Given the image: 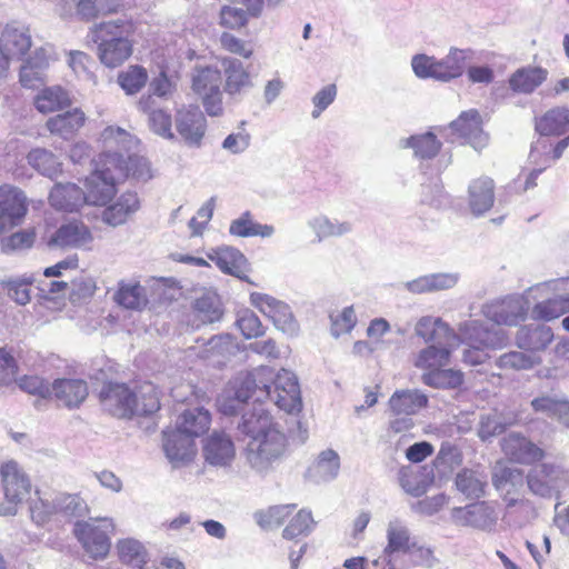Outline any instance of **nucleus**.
Here are the masks:
<instances>
[{
  "instance_id": "nucleus-42",
  "label": "nucleus",
  "mask_w": 569,
  "mask_h": 569,
  "mask_svg": "<svg viewBox=\"0 0 569 569\" xmlns=\"http://www.w3.org/2000/svg\"><path fill=\"white\" fill-rule=\"evenodd\" d=\"M400 146L412 149L413 156L417 159L430 160L439 153L442 142L437 138L436 132L428 131L401 139Z\"/></svg>"
},
{
  "instance_id": "nucleus-2",
  "label": "nucleus",
  "mask_w": 569,
  "mask_h": 569,
  "mask_svg": "<svg viewBox=\"0 0 569 569\" xmlns=\"http://www.w3.org/2000/svg\"><path fill=\"white\" fill-rule=\"evenodd\" d=\"M100 401L106 411L118 418L150 416L160 409L158 390L151 382L141 385L138 391L126 383L109 382L100 391Z\"/></svg>"
},
{
  "instance_id": "nucleus-49",
  "label": "nucleus",
  "mask_w": 569,
  "mask_h": 569,
  "mask_svg": "<svg viewBox=\"0 0 569 569\" xmlns=\"http://www.w3.org/2000/svg\"><path fill=\"white\" fill-rule=\"evenodd\" d=\"M456 487L459 492L470 499H478L485 495L487 475L483 471L462 469L456 476Z\"/></svg>"
},
{
  "instance_id": "nucleus-46",
  "label": "nucleus",
  "mask_w": 569,
  "mask_h": 569,
  "mask_svg": "<svg viewBox=\"0 0 569 569\" xmlns=\"http://www.w3.org/2000/svg\"><path fill=\"white\" fill-rule=\"evenodd\" d=\"M211 416L204 408L188 409L181 413L177 427L188 437H199L209 430Z\"/></svg>"
},
{
  "instance_id": "nucleus-29",
  "label": "nucleus",
  "mask_w": 569,
  "mask_h": 569,
  "mask_svg": "<svg viewBox=\"0 0 569 569\" xmlns=\"http://www.w3.org/2000/svg\"><path fill=\"white\" fill-rule=\"evenodd\" d=\"M416 335L430 345H458L459 338L450 327L440 319L421 318L416 325Z\"/></svg>"
},
{
  "instance_id": "nucleus-18",
  "label": "nucleus",
  "mask_w": 569,
  "mask_h": 569,
  "mask_svg": "<svg viewBox=\"0 0 569 569\" xmlns=\"http://www.w3.org/2000/svg\"><path fill=\"white\" fill-rule=\"evenodd\" d=\"M251 303L264 316L270 318L273 325L284 333L293 335L298 330V323L293 318L290 307L269 295L252 292Z\"/></svg>"
},
{
  "instance_id": "nucleus-20",
  "label": "nucleus",
  "mask_w": 569,
  "mask_h": 569,
  "mask_svg": "<svg viewBox=\"0 0 569 569\" xmlns=\"http://www.w3.org/2000/svg\"><path fill=\"white\" fill-rule=\"evenodd\" d=\"M452 519L460 526L482 531H491L497 525L498 515L493 506L487 501H478L466 507L452 509Z\"/></svg>"
},
{
  "instance_id": "nucleus-4",
  "label": "nucleus",
  "mask_w": 569,
  "mask_h": 569,
  "mask_svg": "<svg viewBox=\"0 0 569 569\" xmlns=\"http://www.w3.org/2000/svg\"><path fill=\"white\" fill-rule=\"evenodd\" d=\"M108 151L102 152L107 163L112 168L118 181L128 177H134L142 180L151 178L149 162L146 158L138 154L126 156L120 150H129L133 144V137L120 127H107L101 132Z\"/></svg>"
},
{
  "instance_id": "nucleus-12",
  "label": "nucleus",
  "mask_w": 569,
  "mask_h": 569,
  "mask_svg": "<svg viewBox=\"0 0 569 569\" xmlns=\"http://www.w3.org/2000/svg\"><path fill=\"white\" fill-rule=\"evenodd\" d=\"M192 90L202 100L206 112L219 117L223 112L221 92V71L211 66H197L192 71Z\"/></svg>"
},
{
  "instance_id": "nucleus-47",
  "label": "nucleus",
  "mask_w": 569,
  "mask_h": 569,
  "mask_svg": "<svg viewBox=\"0 0 569 569\" xmlns=\"http://www.w3.org/2000/svg\"><path fill=\"white\" fill-rule=\"evenodd\" d=\"M138 104L142 111L149 112V127L154 133L169 140L174 139L171 116L161 109H152L154 101L151 96L141 97Z\"/></svg>"
},
{
  "instance_id": "nucleus-9",
  "label": "nucleus",
  "mask_w": 569,
  "mask_h": 569,
  "mask_svg": "<svg viewBox=\"0 0 569 569\" xmlns=\"http://www.w3.org/2000/svg\"><path fill=\"white\" fill-rule=\"evenodd\" d=\"M30 513L38 525L46 523L52 517L71 522L87 516L89 506L79 493L59 492L52 499H48L36 490V498L30 502Z\"/></svg>"
},
{
  "instance_id": "nucleus-22",
  "label": "nucleus",
  "mask_w": 569,
  "mask_h": 569,
  "mask_svg": "<svg viewBox=\"0 0 569 569\" xmlns=\"http://www.w3.org/2000/svg\"><path fill=\"white\" fill-rule=\"evenodd\" d=\"M163 451L173 467L190 462L196 453L194 441L178 427L172 431H163Z\"/></svg>"
},
{
  "instance_id": "nucleus-31",
  "label": "nucleus",
  "mask_w": 569,
  "mask_h": 569,
  "mask_svg": "<svg viewBox=\"0 0 569 569\" xmlns=\"http://www.w3.org/2000/svg\"><path fill=\"white\" fill-rule=\"evenodd\" d=\"M92 240V234L89 228L79 220L70 221L62 224L52 234L49 240V246L58 247H84Z\"/></svg>"
},
{
  "instance_id": "nucleus-38",
  "label": "nucleus",
  "mask_w": 569,
  "mask_h": 569,
  "mask_svg": "<svg viewBox=\"0 0 569 569\" xmlns=\"http://www.w3.org/2000/svg\"><path fill=\"white\" fill-rule=\"evenodd\" d=\"M428 397L417 389L396 391L389 399L391 411L396 416H412L427 407Z\"/></svg>"
},
{
  "instance_id": "nucleus-5",
  "label": "nucleus",
  "mask_w": 569,
  "mask_h": 569,
  "mask_svg": "<svg viewBox=\"0 0 569 569\" xmlns=\"http://www.w3.org/2000/svg\"><path fill=\"white\" fill-rule=\"evenodd\" d=\"M288 438L280 425L247 441L243 456L247 465L259 475H267L286 456Z\"/></svg>"
},
{
  "instance_id": "nucleus-44",
  "label": "nucleus",
  "mask_w": 569,
  "mask_h": 569,
  "mask_svg": "<svg viewBox=\"0 0 569 569\" xmlns=\"http://www.w3.org/2000/svg\"><path fill=\"white\" fill-rule=\"evenodd\" d=\"M457 345H429L427 348L421 349L415 358V367L431 371L435 369L443 368L449 363L450 351Z\"/></svg>"
},
{
  "instance_id": "nucleus-63",
  "label": "nucleus",
  "mask_w": 569,
  "mask_h": 569,
  "mask_svg": "<svg viewBox=\"0 0 569 569\" xmlns=\"http://www.w3.org/2000/svg\"><path fill=\"white\" fill-rule=\"evenodd\" d=\"M18 386L22 391L42 399H50L52 397V385L50 386L38 376H23L18 380Z\"/></svg>"
},
{
  "instance_id": "nucleus-39",
  "label": "nucleus",
  "mask_w": 569,
  "mask_h": 569,
  "mask_svg": "<svg viewBox=\"0 0 569 569\" xmlns=\"http://www.w3.org/2000/svg\"><path fill=\"white\" fill-rule=\"evenodd\" d=\"M140 207L136 192L122 193L112 204L102 212V220L110 226H119L127 221Z\"/></svg>"
},
{
  "instance_id": "nucleus-13",
  "label": "nucleus",
  "mask_w": 569,
  "mask_h": 569,
  "mask_svg": "<svg viewBox=\"0 0 569 569\" xmlns=\"http://www.w3.org/2000/svg\"><path fill=\"white\" fill-rule=\"evenodd\" d=\"M529 490L542 498L559 497L569 485V471L551 463L536 466L526 478Z\"/></svg>"
},
{
  "instance_id": "nucleus-16",
  "label": "nucleus",
  "mask_w": 569,
  "mask_h": 569,
  "mask_svg": "<svg viewBox=\"0 0 569 569\" xmlns=\"http://www.w3.org/2000/svg\"><path fill=\"white\" fill-rule=\"evenodd\" d=\"M7 506L0 510L3 515H14L16 507L31 492V482L26 472L13 460L7 461L0 469Z\"/></svg>"
},
{
  "instance_id": "nucleus-19",
  "label": "nucleus",
  "mask_w": 569,
  "mask_h": 569,
  "mask_svg": "<svg viewBox=\"0 0 569 569\" xmlns=\"http://www.w3.org/2000/svg\"><path fill=\"white\" fill-rule=\"evenodd\" d=\"M176 130L190 148H199L207 129V120L199 107L189 106L177 111Z\"/></svg>"
},
{
  "instance_id": "nucleus-7",
  "label": "nucleus",
  "mask_w": 569,
  "mask_h": 569,
  "mask_svg": "<svg viewBox=\"0 0 569 569\" xmlns=\"http://www.w3.org/2000/svg\"><path fill=\"white\" fill-rule=\"evenodd\" d=\"M258 370H267L262 382L258 381V387H254V391L262 399H270L279 409L291 415L301 411L300 387L293 372L282 369L273 378L271 369L259 368Z\"/></svg>"
},
{
  "instance_id": "nucleus-60",
  "label": "nucleus",
  "mask_w": 569,
  "mask_h": 569,
  "mask_svg": "<svg viewBox=\"0 0 569 569\" xmlns=\"http://www.w3.org/2000/svg\"><path fill=\"white\" fill-rule=\"evenodd\" d=\"M316 522L310 510L301 509L282 531V537L292 540L299 536H308L315 528Z\"/></svg>"
},
{
  "instance_id": "nucleus-57",
  "label": "nucleus",
  "mask_w": 569,
  "mask_h": 569,
  "mask_svg": "<svg viewBox=\"0 0 569 569\" xmlns=\"http://www.w3.org/2000/svg\"><path fill=\"white\" fill-rule=\"evenodd\" d=\"M421 380L429 387L449 389L459 387L463 377L459 370L439 368L425 372Z\"/></svg>"
},
{
  "instance_id": "nucleus-23",
  "label": "nucleus",
  "mask_w": 569,
  "mask_h": 569,
  "mask_svg": "<svg viewBox=\"0 0 569 569\" xmlns=\"http://www.w3.org/2000/svg\"><path fill=\"white\" fill-rule=\"evenodd\" d=\"M29 29L17 22L7 23L1 30L0 49L10 60L21 59L31 48Z\"/></svg>"
},
{
  "instance_id": "nucleus-37",
  "label": "nucleus",
  "mask_w": 569,
  "mask_h": 569,
  "mask_svg": "<svg viewBox=\"0 0 569 569\" xmlns=\"http://www.w3.org/2000/svg\"><path fill=\"white\" fill-rule=\"evenodd\" d=\"M553 339L550 327L546 325H530L521 327L516 336L520 349L540 351L546 349Z\"/></svg>"
},
{
  "instance_id": "nucleus-1",
  "label": "nucleus",
  "mask_w": 569,
  "mask_h": 569,
  "mask_svg": "<svg viewBox=\"0 0 569 569\" xmlns=\"http://www.w3.org/2000/svg\"><path fill=\"white\" fill-rule=\"evenodd\" d=\"M267 370H253L239 375L217 399L220 413L230 418L239 440H250L279 423L263 406V399L254 391Z\"/></svg>"
},
{
  "instance_id": "nucleus-30",
  "label": "nucleus",
  "mask_w": 569,
  "mask_h": 569,
  "mask_svg": "<svg viewBox=\"0 0 569 569\" xmlns=\"http://www.w3.org/2000/svg\"><path fill=\"white\" fill-rule=\"evenodd\" d=\"M52 396L64 407L78 408L88 397V385L82 379H56Z\"/></svg>"
},
{
  "instance_id": "nucleus-59",
  "label": "nucleus",
  "mask_w": 569,
  "mask_h": 569,
  "mask_svg": "<svg viewBox=\"0 0 569 569\" xmlns=\"http://www.w3.org/2000/svg\"><path fill=\"white\" fill-rule=\"evenodd\" d=\"M118 553L120 559L132 567L142 569L146 563L144 547L134 539H123L118 542Z\"/></svg>"
},
{
  "instance_id": "nucleus-32",
  "label": "nucleus",
  "mask_w": 569,
  "mask_h": 569,
  "mask_svg": "<svg viewBox=\"0 0 569 569\" xmlns=\"http://www.w3.org/2000/svg\"><path fill=\"white\" fill-rule=\"evenodd\" d=\"M237 346L233 338L228 333L217 335L201 345L197 356L211 362L213 366L223 365L232 355Z\"/></svg>"
},
{
  "instance_id": "nucleus-50",
  "label": "nucleus",
  "mask_w": 569,
  "mask_h": 569,
  "mask_svg": "<svg viewBox=\"0 0 569 569\" xmlns=\"http://www.w3.org/2000/svg\"><path fill=\"white\" fill-rule=\"evenodd\" d=\"M523 482L525 476L519 468L497 465L492 470V485L500 493H517Z\"/></svg>"
},
{
  "instance_id": "nucleus-58",
  "label": "nucleus",
  "mask_w": 569,
  "mask_h": 569,
  "mask_svg": "<svg viewBox=\"0 0 569 569\" xmlns=\"http://www.w3.org/2000/svg\"><path fill=\"white\" fill-rule=\"evenodd\" d=\"M32 279L28 277H13L1 281L7 296L19 306H26L31 300Z\"/></svg>"
},
{
  "instance_id": "nucleus-43",
  "label": "nucleus",
  "mask_w": 569,
  "mask_h": 569,
  "mask_svg": "<svg viewBox=\"0 0 569 569\" xmlns=\"http://www.w3.org/2000/svg\"><path fill=\"white\" fill-rule=\"evenodd\" d=\"M208 259L222 272L244 279L249 271V262L241 251H211Z\"/></svg>"
},
{
  "instance_id": "nucleus-15",
  "label": "nucleus",
  "mask_w": 569,
  "mask_h": 569,
  "mask_svg": "<svg viewBox=\"0 0 569 569\" xmlns=\"http://www.w3.org/2000/svg\"><path fill=\"white\" fill-rule=\"evenodd\" d=\"M435 129L441 134L449 131L451 142L461 139L476 150H481L488 142V136L481 127V116L476 109L461 112L448 127H437Z\"/></svg>"
},
{
  "instance_id": "nucleus-52",
  "label": "nucleus",
  "mask_w": 569,
  "mask_h": 569,
  "mask_svg": "<svg viewBox=\"0 0 569 569\" xmlns=\"http://www.w3.org/2000/svg\"><path fill=\"white\" fill-rule=\"evenodd\" d=\"M229 232L236 237H262L270 238L274 233V227L262 224L252 219L249 211L243 212L239 218L231 221Z\"/></svg>"
},
{
  "instance_id": "nucleus-6",
  "label": "nucleus",
  "mask_w": 569,
  "mask_h": 569,
  "mask_svg": "<svg viewBox=\"0 0 569 569\" xmlns=\"http://www.w3.org/2000/svg\"><path fill=\"white\" fill-rule=\"evenodd\" d=\"M475 51L470 48L459 49L451 47L447 56L437 59L433 56L416 54L412 57L411 67L415 74L420 79H433L441 82H449L460 78L467 68L468 61L472 59Z\"/></svg>"
},
{
  "instance_id": "nucleus-56",
  "label": "nucleus",
  "mask_w": 569,
  "mask_h": 569,
  "mask_svg": "<svg viewBox=\"0 0 569 569\" xmlns=\"http://www.w3.org/2000/svg\"><path fill=\"white\" fill-rule=\"evenodd\" d=\"M28 163L44 177L54 179L62 171V163L51 151L42 148L32 149L27 156Z\"/></svg>"
},
{
  "instance_id": "nucleus-21",
  "label": "nucleus",
  "mask_w": 569,
  "mask_h": 569,
  "mask_svg": "<svg viewBox=\"0 0 569 569\" xmlns=\"http://www.w3.org/2000/svg\"><path fill=\"white\" fill-rule=\"evenodd\" d=\"M27 197L17 187H0V234L18 224L27 213Z\"/></svg>"
},
{
  "instance_id": "nucleus-53",
  "label": "nucleus",
  "mask_w": 569,
  "mask_h": 569,
  "mask_svg": "<svg viewBox=\"0 0 569 569\" xmlns=\"http://www.w3.org/2000/svg\"><path fill=\"white\" fill-rule=\"evenodd\" d=\"M114 301L126 309L142 310L147 307L148 298L146 289L139 282L120 281Z\"/></svg>"
},
{
  "instance_id": "nucleus-55",
  "label": "nucleus",
  "mask_w": 569,
  "mask_h": 569,
  "mask_svg": "<svg viewBox=\"0 0 569 569\" xmlns=\"http://www.w3.org/2000/svg\"><path fill=\"white\" fill-rule=\"evenodd\" d=\"M536 412L546 413L548 417L557 418L560 423L569 429V400L542 396L531 401Z\"/></svg>"
},
{
  "instance_id": "nucleus-41",
  "label": "nucleus",
  "mask_w": 569,
  "mask_h": 569,
  "mask_svg": "<svg viewBox=\"0 0 569 569\" xmlns=\"http://www.w3.org/2000/svg\"><path fill=\"white\" fill-rule=\"evenodd\" d=\"M536 131L543 137L561 136L569 129V109L556 107L536 118Z\"/></svg>"
},
{
  "instance_id": "nucleus-27",
  "label": "nucleus",
  "mask_w": 569,
  "mask_h": 569,
  "mask_svg": "<svg viewBox=\"0 0 569 569\" xmlns=\"http://www.w3.org/2000/svg\"><path fill=\"white\" fill-rule=\"evenodd\" d=\"M412 542L410 531L402 520L396 518L389 521L387 526V546L382 551L383 561L389 569H396L392 556L397 552L407 553Z\"/></svg>"
},
{
  "instance_id": "nucleus-62",
  "label": "nucleus",
  "mask_w": 569,
  "mask_h": 569,
  "mask_svg": "<svg viewBox=\"0 0 569 569\" xmlns=\"http://www.w3.org/2000/svg\"><path fill=\"white\" fill-rule=\"evenodd\" d=\"M495 363L502 370H528L537 363V358L521 351H510L498 357Z\"/></svg>"
},
{
  "instance_id": "nucleus-54",
  "label": "nucleus",
  "mask_w": 569,
  "mask_h": 569,
  "mask_svg": "<svg viewBox=\"0 0 569 569\" xmlns=\"http://www.w3.org/2000/svg\"><path fill=\"white\" fill-rule=\"evenodd\" d=\"M70 102L68 92L59 86L44 88L34 98V107L41 113L61 110Z\"/></svg>"
},
{
  "instance_id": "nucleus-36",
  "label": "nucleus",
  "mask_w": 569,
  "mask_h": 569,
  "mask_svg": "<svg viewBox=\"0 0 569 569\" xmlns=\"http://www.w3.org/2000/svg\"><path fill=\"white\" fill-rule=\"evenodd\" d=\"M221 66L226 77L224 91L229 96L239 94L252 87L250 73L240 60L227 57L221 60Z\"/></svg>"
},
{
  "instance_id": "nucleus-40",
  "label": "nucleus",
  "mask_w": 569,
  "mask_h": 569,
  "mask_svg": "<svg viewBox=\"0 0 569 569\" xmlns=\"http://www.w3.org/2000/svg\"><path fill=\"white\" fill-rule=\"evenodd\" d=\"M495 183L490 178H480L469 186V206L475 216L487 212L495 201Z\"/></svg>"
},
{
  "instance_id": "nucleus-35",
  "label": "nucleus",
  "mask_w": 569,
  "mask_h": 569,
  "mask_svg": "<svg viewBox=\"0 0 569 569\" xmlns=\"http://www.w3.org/2000/svg\"><path fill=\"white\" fill-rule=\"evenodd\" d=\"M548 78V70L542 67L527 66L517 69L508 80L509 88L517 93L530 94Z\"/></svg>"
},
{
  "instance_id": "nucleus-8",
  "label": "nucleus",
  "mask_w": 569,
  "mask_h": 569,
  "mask_svg": "<svg viewBox=\"0 0 569 569\" xmlns=\"http://www.w3.org/2000/svg\"><path fill=\"white\" fill-rule=\"evenodd\" d=\"M529 301L537 300L531 317L550 321L569 311V278L537 283L527 290Z\"/></svg>"
},
{
  "instance_id": "nucleus-45",
  "label": "nucleus",
  "mask_w": 569,
  "mask_h": 569,
  "mask_svg": "<svg viewBox=\"0 0 569 569\" xmlns=\"http://www.w3.org/2000/svg\"><path fill=\"white\" fill-rule=\"evenodd\" d=\"M458 281L453 273H432L407 281L405 288L411 293L421 295L452 288Z\"/></svg>"
},
{
  "instance_id": "nucleus-10",
  "label": "nucleus",
  "mask_w": 569,
  "mask_h": 569,
  "mask_svg": "<svg viewBox=\"0 0 569 569\" xmlns=\"http://www.w3.org/2000/svg\"><path fill=\"white\" fill-rule=\"evenodd\" d=\"M465 339L468 340V348L463 350V362L476 366L483 363L488 357L485 348H501L506 341L507 336L505 330H489L477 320L466 322L460 328Z\"/></svg>"
},
{
  "instance_id": "nucleus-25",
  "label": "nucleus",
  "mask_w": 569,
  "mask_h": 569,
  "mask_svg": "<svg viewBox=\"0 0 569 569\" xmlns=\"http://www.w3.org/2000/svg\"><path fill=\"white\" fill-rule=\"evenodd\" d=\"M206 461L214 467L230 466L236 456L234 445L224 432L214 431L203 446Z\"/></svg>"
},
{
  "instance_id": "nucleus-24",
  "label": "nucleus",
  "mask_w": 569,
  "mask_h": 569,
  "mask_svg": "<svg viewBox=\"0 0 569 569\" xmlns=\"http://www.w3.org/2000/svg\"><path fill=\"white\" fill-rule=\"evenodd\" d=\"M223 307L219 296L213 291H207L192 303L189 323L192 328L211 325L222 319Z\"/></svg>"
},
{
  "instance_id": "nucleus-3",
  "label": "nucleus",
  "mask_w": 569,
  "mask_h": 569,
  "mask_svg": "<svg viewBox=\"0 0 569 569\" xmlns=\"http://www.w3.org/2000/svg\"><path fill=\"white\" fill-rule=\"evenodd\" d=\"M134 24L120 18L94 24L90 29L91 40L98 46L100 62L107 68H117L132 54Z\"/></svg>"
},
{
  "instance_id": "nucleus-64",
  "label": "nucleus",
  "mask_w": 569,
  "mask_h": 569,
  "mask_svg": "<svg viewBox=\"0 0 569 569\" xmlns=\"http://www.w3.org/2000/svg\"><path fill=\"white\" fill-rule=\"evenodd\" d=\"M237 327L244 338L250 339L263 333L262 325L258 316L251 310H243L239 312L237 319Z\"/></svg>"
},
{
  "instance_id": "nucleus-51",
  "label": "nucleus",
  "mask_w": 569,
  "mask_h": 569,
  "mask_svg": "<svg viewBox=\"0 0 569 569\" xmlns=\"http://www.w3.org/2000/svg\"><path fill=\"white\" fill-rule=\"evenodd\" d=\"M340 469V459L335 450L322 451L316 463L309 468V477L317 483L333 480Z\"/></svg>"
},
{
  "instance_id": "nucleus-11",
  "label": "nucleus",
  "mask_w": 569,
  "mask_h": 569,
  "mask_svg": "<svg viewBox=\"0 0 569 569\" xmlns=\"http://www.w3.org/2000/svg\"><path fill=\"white\" fill-rule=\"evenodd\" d=\"M113 529V522L109 518H90L88 521L77 520L73 527V535L90 558L100 560L104 559L110 551L109 533Z\"/></svg>"
},
{
  "instance_id": "nucleus-33",
  "label": "nucleus",
  "mask_w": 569,
  "mask_h": 569,
  "mask_svg": "<svg viewBox=\"0 0 569 569\" xmlns=\"http://www.w3.org/2000/svg\"><path fill=\"white\" fill-rule=\"evenodd\" d=\"M506 455L520 463H531L543 457V451L533 442L519 433H509L502 440Z\"/></svg>"
},
{
  "instance_id": "nucleus-28",
  "label": "nucleus",
  "mask_w": 569,
  "mask_h": 569,
  "mask_svg": "<svg viewBox=\"0 0 569 569\" xmlns=\"http://www.w3.org/2000/svg\"><path fill=\"white\" fill-rule=\"evenodd\" d=\"M569 146V134L552 144L548 137L540 136L531 146L529 161L537 168L543 170L551 166L552 162L560 159L565 150Z\"/></svg>"
},
{
  "instance_id": "nucleus-34",
  "label": "nucleus",
  "mask_w": 569,
  "mask_h": 569,
  "mask_svg": "<svg viewBox=\"0 0 569 569\" xmlns=\"http://www.w3.org/2000/svg\"><path fill=\"white\" fill-rule=\"evenodd\" d=\"M50 204L63 211H77L86 203L84 191L74 183H56L49 194Z\"/></svg>"
},
{
  "instance_id": "nucleus-14",
  "label": "nucleus",
  "mask_w": 569,
  "mask_h": 569,
  "mask_svg": "<svg viewBox=\"0 0 569 569\" xmlns=\"http://www.w3.org/2000/svg\"><path fill=\"white\" fill-rule=\"evenodd\" d=\"M118 179L106 161L103 153L99 156L93 172L86 178V203L106 206L116 194Z\"/></svg>"
},
{
  "instance_id": "nucleus-17",
  "label": "nucleus",
  "mask_w": 569,
  "mask_h": 569,
  "mask_svg": "<svg viewBox=\"0 0 569 569\" xmlns=\"http://www.w3.org/2000/svg\"><path fill=\"white\" fill-rule=\"evenodd\" d=\"M529 310V296H508L500 300L486 303L482 308L485 317L497 325L517 326L523 321Z\"/></svg>"
},
{
  "instance_id": "nucleus-61",
  "label": "nucleus",
  "mask_w": 569,
  "mask_h": 569,
  "mask_svg": "<svg viewBox=\"0 0 569 569\" xmlns=\"http://www.w3.org/2000/svg\"><path fill=\"white\" fill-rule=\"evenodd\" d=\"M148 80L147 70L141 66H130L126 71H122L118 76L119 86L128 94H134L139 92Z\"/></svg>"
},
{
  "instance_id": "nucleus-26",
  "label": "nucleus",
  "mask_w": 569,
  "mask_h": 569,
  "mask_svg": "<svg viewBox=\"0 0 569 569\" xmlns=\"http://www.w3.org/2000/svg\"><path fill=\"white\" fill-rule=\"evenodd\" d=\"M307 226L315 236V243H321L330 238H341L353 230L351 221L330 218L325 213L311 217Z\"/></svg>"
},
{
  "instance_id": "nucleus-48",
  "label": "nucleus",
  "mask_w": 569,
  "mask_h": 569,
  "mask_svg": "<svg viewBox=\"0 0 569 569\" xmlns=\"http://www.w3.org/2000/svg\"><path fill=\"white\" fill-rule=\"evenodd\" d=\"M84 120V113L80 109L76 108L71 111L49 118L47 121V128L51 133L59 134L63 139H69L83 126Z\"/></svg>"
}]
</instances>
